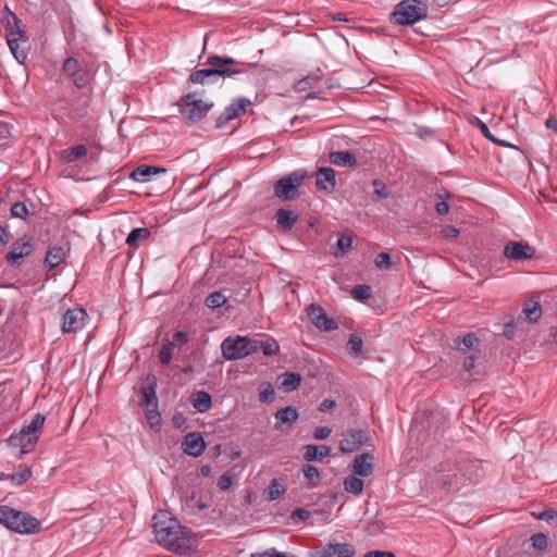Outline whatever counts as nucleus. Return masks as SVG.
<instances>
[{"mask_svg": "<svg viewBox=\"0 0 557 557\" xmlns=\"http://www.w3.org/2000/svg\"><path fill=\"white\" fill-rule=\"evenodd\" d=\"M483 476V470L478 461H446L430 474V480L442 490L458 492L461 488L475 484Z\"/></svg>", "mask_w": 557, "mask_h": 557, "instance_id": "nucleus-1", "label": "nucleus"}, {"mask_svg": "<svg viewBox=\"0 0 557 557\" xmlns=\"http://www.w3.org/2000/svg\"><path fill=\"white\" fill-rule=\"evenodd\" d=\"M152 528L157 542L168 550L184 554L190 547L193 531L182 525L168 511H159L152 518Z\"/></svg>", "mask_w": 557, "mask_h": 557, "instance_id": "nucleus-2", "label": "nucleus"}, {"mask_svg": "<svg viewBox=\"0 0 557 557\" xmlns=\"http://www.w3.org/2000/svg\"><path fill=\"white\" fill-rule=\"evenodd\" d=\"M0 523L20 534H36L41 530L37 518L4 505H0Z\"/></svg>", "mask_w": 557, "mask_h": 557, "instance_id": "nucleus-3", "label": "nucleus"}, {"mask_svg": "<svg viewBox=\"0 0 557 557\" xmlns=\"http://www.w3.org/2000/svg\"><path fill=\"white\" fill-rule=\"evenodd\" d=\"M45 421L46 417L44 414H35L29 424L23 426L18 433H14L8 438L9 445L20 448L21 456L30 453L39 440Z\"/></svg>", "mask_w": 557, "mask_h": 557, "instance_id": "nucleus-4", "label": "nucleus"}, {"mask_svg": "<svg viewBox=\"0 0 557 557\" xmlns=\"http://www.w3.org/2000/svg\"><path fill=\"white\" fill-rule=\"evenodd\" d=\"M428 4L421 0H403L394 7L391 21L397 25H412L428 16Z\"/></svg>", "mask_w": 557, "mask_h": 557, "instance_id": "nucleus-5", "label": "nucleus"}, {"mask_svg": "<svg viewBox=\"0 0 557 557\" xmlns=\"http://www.w3.org/2000/svg\"><path fill=\"white\" fill-rule=\"evenodd\" d=\"M308 176L306 170H296L275 182L274 195L282 201H292L299 197V187Z\"/></svg>", "mask_w": 557, "mask_h": 557, "instance_id": "nucleus-6", "label": "nucleus"}, {"mask_svg": "<svg viewBox=\"0 0 557 557\" xmlns=\"http://www.w3.org/2000/svg\"><path fill=\"white\" fill-rule=\"evenodd\" d=\"M213 103H207L197 98V92L184 95L180 101V112L187 125H194L202 120Z\"/></svg>", "mask_w": 557, "mask_h": 557, "instance_id": "nucleus-7", "label": "nucleus"}, {"mask_svg": "<svg viewBox=\"0 0 557 557\" xmlns=\"http://www.w3.org/2000/svg\"><path fill=\"white\" fill-rule=\"evenodd\" d=\"M255 339L236 336L226 337L221 344L222 356L226 360L243 359L256 352Z\"/></svg>", "mask_w": 557, "mask_h": 557, "instance_id": "nucleus-8", "label": "nucleus"}, {"mask_svg": "<svg viewBox=\"0 0 557 557\" xmlns=\"http://www.w3.org/2000/svg\"><path fill=\"white\" fill-rule=\"evenodd\" d=\"M62 71L78 89L85 88L92 79L91 72L83 67L78 60L73 57L65 59Z\"/></svg>", "mask_w": 557, "mask_h": 557, "instance_id": "nucleus-9", "label": "nucleus"}, {"mask_svg": "<svg viewBox=\"0 0 557 557\" xmlns=\"http://www.w3.org/2000/svg\"><path fill=\"white\" fill-rule=\"evenodd\" d=\"M310 321L317 329L324 332H331L338 329L337 322L329 317L325 310L319 305H310L307 309Z\"/></svg>", "mask_w": 557, "mask_h": 557, "instance_id": "nucleus-10", "label": "nucleus"}, {"mask_svg": "<svg viewBox=\"0 0 557 557\" xmlns=\"http://www.w3.org/2000/svg\"><path fill=\"white\" fill-rule=\"evenodd\" d=\"M206 64L212 66L213 70H219V77H232L244 72L242 69L232 67V65H236L238 62L230 57L213 54L207 59Z\"/></svg>", "mask_w": 557, "mask_h": 557, "instance_id": "nucleus-11", "label": "nucleus"}, {"mask_svg": "<svg viewBox=\"0 0 557 557\" xmlns=\"http://www.w3.org/2000/svg\"><path fill=\"white\" fill-rule=\"evenodd\" d=\"M87 318L88 314L83 308L67 309L63 314L62 332L65 334L82 330L86 324Z\"/></svg>", "mask_w": 557, "mask_h": 557, "instance_id": "nucleus-12", "label": "nucleus"}, {"mask_svg": "<svg viewBox=\"0 0 557 557\" xmlns=\"http://www.w3.org/2000/svg\"><path fill=\"white\" fill-rule=\"evenodd\" d=\"M356 548L349 543H327L315 549L311 557H354Z\"/></svg>", "mask_w": 557, "mask_h": 557, "instance_id": "nucleus-13", "label": "nucleus"}, {"mask_svg": "<svg viewBox=\"0 0 557 557\" xmlns=\"http://www.w3.org/2000/svg\"><path fill=\"white\" fill-rule=\"evenodd\" d=\"M535 253V248L527 242H509L504 248V256L512 261L530 260Z\"/></svg>", "mask_w": 557, "mask_h": 557, "instance_id": "nucleus-14", "label": "nucleus"}, {"mask_svg": "<svg viewBox=\"0 0 557 557\" xmlns=\"http://www.w3.org/2000/svg\"><path fill=\"white\" fill-rule=\"evenodd\" d=\"M368 433L363 430H350L339 442V450L344 454L354 453L368 442Z\"/></svg>", "mask_w": 557, "mask_h": 557, "instance_id": "nucleus-15", "label": "nucleus"}, {"mask_svg": "<svg viewBox=\"0 0 557 557\" xmlns=\"http://www.w3.org/2000/svg\"><path fill=\"white\" fill-rule=\"evenodd\" d=\"M8 46L20 64H24L27 59L28 37L26 34L9 37L7 39Z\"/></svg>", "mask_w": 557, "mask_h": 557, "instance_id": "nucleus-16", "label": "nucleus"}, {"mask_svg": "<svg viewBox=\"0 0 557 557\" xmlns=\"http://www.w3.org/2000/svg\"><path fill=\"white\" fill-rule=\"evenodd\" d=\"M33 251V244L30 240H15L12 244L11 251H9L5 256V261L11 265H20V260L24 257H27Z\"/></svg>", "mask_w": 557, "mask_h": 557, "instance_id": "nucleus-17", "label": "nucleus"}, {"mask_svg": "<svg viewBox=\"0 0 557 557\" xmlns=\"http://www.w3.org/2000/svg\"><path fill=\"white\" fill-rule=\"evenodd\" d=\"M182 448L188 456L198 457L203 453L206 443L199 433L193 432L185 435Z\"/></svg>", "mask_w": 557, "mask_h": 557, "instance_id": "nucleus-18", "label": "nucleus"}, {"mask_svg": "<svg viewBox=\"0 0 557 557\" xmlns=\"http://www.w3.org/2000/svg\"><path fill=\"white\" fill-rule=\"evenodd\" d=\"M315 185L319 190L332 194L336 186V174L332 168H320L317 171Z\"/></svg>", "mask_w": 557, "mask_h": 557, "instance_id": "nucleus-19", "label": "nucleus"}, {"mask_svg": "<svg viewBox=\"0 0 557 557\" xmlns=\"http://www.w3.org/2000/svg\"><path fill=\"white\" fill-rule=\"evenodd\" d=\"M140 406L146 409H157L156 377H148L141 386Z\"/></svg>", "mask_w": 557, "mask_h": 557, "instance_id": "nucleus-20", "label": "nucleus"}, {"mask_svg": "<svg viewBox=\"0 0 557 557\" xmlns=\"http://www.w3.org/2000/svg\"><path fill=\"white\" fill-rule=\"evenodd\" d=\"M1 22L3 23L5 33H7V39L9 37L18 36L20 34H26L21 28V21L17 18V16L9 9V7H5L2 11Z\"/></svg>", "mask_w": 557, "mask_h": 557, "instance_id": "nucleus-21", "label": "nucleus"}, {"mask_svg": "<svg viewBox=\"0 0 557 557\" xmlns=\"http://www.w3.org/2000/svg\"><path fill=\"white\" fill-rule=\"evenodd\" d=\"M373 456L369 453L359 455L352 462V471L361 476H369L373 472Z\"/></svg>", "mask_w": 557, "mask_h": 557, "instance_id": "nucleus-22", "label": "nucleus"}, {"mask_svg": "<svg viewBox=\"0 0 557 557\" xmlns=\"http://www.w3.org/2000/svg\"><path fill=\"white\" fill-rule=\"evenodd\" d=\"M160 173H166V169L151 165H140L133 170L129 176L136 182L146 183L151 181L153 176Z\"/></svg>", "mask_w": 557, "mask_h": 557, "instance_id": "nucleus-23", "label": "nucleus"}, {"mask_svg": "<svg viewBox=\"0 0 557 557\" xmlns=\"http://www.w3.org/2000/svg\"><path fill=\"white\" fill-rule=\"evenodd\" d=\"M304 459L308 462L314 460H323L327 456H330L331 448L326 445H313L308 444L302 447Z\"/></svg>", "mask_w": 557, "mask_h": 557, "instance_id": "nucleus-24", "label": "nucleus"}, {"mask_svg": "<svg viewBox=\"0 0 557 557\" xmlns=\"http://www.w3.org/2000/svg\"><path fill=\"white\" fill-rule=\"evenodd\" d=\"M277 226L283 231H290L298 221V214L292 210L278 209L275 213Z\"/></svg>", "mask_w": 557, "mask_h": 557, "instance_id": "nucleus-25", "label": "nucleus"}, {"mask_svg": "<svg viewBox=\"0 0 557 557\" xmlns=\"http://www.w3.org/2000/svg\"><path fill=\"white\" fill-rule=\"evenodd\" d=\"M298 419V412L295 408L288 406L280 409L275 413V428L281 429L282 424L292 425Z\"/></svg>", "mask_w": 557, "mask_h": 557, "instance_id": "nucleus-26", "label": "nucleus"}, {"mask_svg": "<svg viewBox=\"0 0 557 557\" xmlns=\"http://www.w3.org/2000/svg\"><path fill=\"white\" fill-rule=\"evenodd\" d=\"M329 160L338 166H352L357 163L355 154L350 151H333L330 153Z\"/></svg>", "mask_w": 557, "mask_h": 557, "instance_id": "nucleus-27", "label": "nucleus"}, {"mask_svg": "<svg viewBox=\"0 0 557 557\" xmlns=\"http://www.w3.org/2000/svg\"><path fill=\"white\" fill-rule=\"evenodd\" d=\"M191 404L198 412H206L212 406V398L209 393L199 391L193 395Z\"/></svg>", "mask_w": 557, "mask_h": 557, "instance_id": "nucleus-28", "label": "nucleus"}, {"mask_svg": "<svg viewBox=\"0 0 557 557\" xmlns=\"http://www.w3.org/2000/svg\"><path fill=\"white\" fill-rule=\"evenodd\" d=\"M65 255V250L62 247L50 248L45 259L46 267L49 268V270L57 268L64 261Z\"/></svg>", "mask_w": 557, "mask_h": 557, "instance_id": "nucleus-29", "label": "nucleus"}, {"mask_svg": "<svg viewBox=\"0 0 557 557\" xmlns=\"http://www.w3.org/2000/svg\"><path fill=\"white\" fill-rule=\"evenodd\" d=\"M150 231L147 227L134 228L126 238V244L129 247L138 248L140 244L148 239Z\"/></svg>", "mask_w": 557, "mask_h": 557, "instance_id": "nucleus-30", "label": "nucleus"}, {"mask_svg": "<svg viewBox=\"0 0 557 557\" xmlns=\"http://www.w3.org/2000/svg\"><path fill=\"white\" fill-rule=\"evenodd\" d=\"M280 387L285 392L295 391L301 382V377L295 372H285L280 377Z\"/></svg>", "mask_w": 557, "mask_h": 557, "instance_id": "nucleus-31", "label": "nucleus"}, {"mask_svg": "<svg viewBox=\"0 0 557 557\" xmlns=\"http://www.w3.org/2000/svg\"><path fill=\"white\" fill-rule=\"evenodd\" d=\"M219 70H213L212 66L208 69L197 70L189 76V82L194 84H207L210 77H219Z\"/></svg>", "mask_w": 557, "mask_h": 557, "instance_id": "nucleus-32", "label": "nucleus"}, {"mask_svg": "<svg viewBox=\"0 0 557 557\" xmlns=\"http://www.w3.org/2000/svg\"><path fill=\"white\" fill-rule=\"evenodd\" d=\"M478 341L479 339L474 333H468L462 337H456L454 339V346L456 349L466 354L469 350H471L475 346V344H478Z\"/></svg>", "mask_w": 557, "mask_h": 557, "instance_id": "nucleus-33", "label": "nucleus"}, {"mask_svg": "<svg viewBox=\"0 0 557 557\" xmlns=\"http://www.w3.org/2000/svg\"><path fill=\"white\" fill-rule=\"evenodd\" d=\"M302 473L308 487L313 488L319 485L321 476L317 467L307 463L302 467Z\"/></svg>", "mask_w": 557, "mask_h": 557, "instance_id": "nucleus-34", "label": "nucleus"}, {"mask_svg": "<svg viewBox=\"0 0 557 557\" xmlns=\"http://www.w3.org/2000/svg\"><path fill=\"white\" fill-rule=\"evenodd\" d=\"M522 313L525 319L532 323L536 322L542 314V307L540 301H528L524 304Z\"/></svg>", "mask_w": 557, "mask_h": 557, "instance_id": "nucleus-35", "label": "nucleus"}, {"mask_svg": "<svg viewBox=\"0 0 557 557\" xmlns=\"http://www.w3.org/2000/svg\"><path fill=\"white\" fill-rule=\"evenodd\" d=\"M250 104V101L247 99H238L234 102H232L230 106H227L224 111L228 116L232 117V120L240 116L246 111V107Z\"/></svg>", "mask_w": 557, "mask_h": 557, "instance_id": "nucleus-36", "label": "nucleus"}, {"mask_svg": "<svg viewBox=\"0 0 557 557\" xmlns=\"http://www.w3.org/2000/svg\"><path fill=\"white\" fill-rule=\"evenodd\" d=\"M256 352L262 351L264 356H273L278 351V345L274 339H255Z\"/></svg>", "mask_w": 557, "mask_h": 557, "instance_id": "nucleus-37", "label": "nucleus"}, {"mask_svg": "<svg viewBox=\"0 0 557 557\" xmlns=\"http://www.w3.org/2000/svg\"><path fill=\"white\" fill-rule=\"evenodd\" d=\"M344 488L354 495H360L363 491V480L349 475L344 480Z\"/></svg>", "mask_w": 557, "mask_h": 557, "instance_id": "nucleus-38", "label": "nucleus"}, {"mask_svg": "<svg viewBox=\"0 0 557 557\" xmlns=\"http://www.w3.org/2000/svg\"><path fill=\"white\" fill-rule=\"evenodd\" d=\"M373 193L371 195V199L374 202H377L383 199H387L389 197V191L386 185L381 180H373L372 182Z\"/></svg>", "mask_w": 557, "mask_h": 557, "instance_id": "nucleus-39", "label": "nucleus"}, {"mask_svg": "<svg viewBox=\"0 0 557 557\" xmlns=\"http://www.w3.org/2000/svg\"><path fill=\"white\" fill-rule=\"evenodd\" d=\"M285 492V488L281 485L280 481L277 479H273L267 488V499L268 500H275L280 498Z\"/></svg>", "mask_w": 557, "mask_h": 557, "instance_id": "nucleus-40", "label": "nucleus"}, {"mask_svg": "<svg viewBox=\"0 0 557 557\" xmlns=\"http://www.w3.org/2000/svg\"><path fill=\"white\" fill-rule=\"evenodd\" d=\"M372 288L369 285H356L351 288L350 295L354 299L363 301L371 297Z\"/></svg>", "mask_w": 557, "mask_h": 557, "instance_id": "nucleus-41", "label": "nucleus"}, {"mask_svg": "<svg viewBox=\"0 0 557 557\" xmlns=\"http://www.w3.org/2000/svg\"><path fill=\"white\" fill-rule=\"evenodd\" d=\"M205 508H206V505L201 504V503H197L195 500L194 496L187 497L182 503V510L184 512H186L187 515H195L197 512V510H201Z\"/></svg>", "mask_w": 557, "mask_h": 557, "instance_id": "nucleus-42", "label": "nucleus"}, {"mask_svg": "<svg viewBox=\"0 0 557 557\" xmlns=\"http://www.w3.org/2000/svg\"><path fill=\"white\" fill-rule=\"evenodd\" d=\"M226 302V297L221 292L211 293L206 299V306L210 309H216Z\"/></svg>", "mask_w": 557, "mask_h": 557, "instance_id": "nucleus-43", "label": "nucleus"}, {"mask_svg": "<svg viewBox=\"0 0 557 557\" xmlns=\"http://www.w3.org/2000/svg\"><path fill=\"white\" fill-rule=\"evenodd\" d=\"M174 349V343L166 342L163 344L159 351V361L162 364H169L172 360Z\"/></svg>", "mask_w": 557, "mask_h": 557, "instance_id": "nucleus-44", "label": "nucleus"}, {"mask_svg": "<svg viewBox=\"0 0 557 557\" xmlns=\"http://www.w3.org/2000/svg\"><path fill=\"white\" fill-rule=\"evenodd\" d=\"M86 153H87L86 146L77 145V146H74V147L70 148L69 150H66L65 158H66L67 162H74V161L81 159L82 157L86 156Z\"/></svg>", "mask_w": 557, "mask_h": 557, "instance_id": "nucleus-45", "label": "nucleus"}, {"mask_svg": "<svg viewBox=\"0 0 557 557\" xmlns=\"http://www.w3.org/2000/svg\"><path fill=\"white\" fill-rule=\"evenodd\" d=\"M352 245V238L350 236L342 235L336 243V247L339 252H334L335 257H343L345 253L349 251Z\"/></svg>", "mask_w": 557, "mask_h": 557, "instance_id": "nucleus-46", "label": "nucleus"}, {"mask_svg": "<svg viewBox=\"0 0 557 557\" xmlns=\"http://www.w3.org/2000/svg\"><path fill=\"white\" fill-rule=\"evenodd\" d=\"M348 346L351 355L359 356L362 352L363 347V341L361 336L358 334H351L349 336Z\"/></svg>", "mask_w": 557, "mask_h": 557, "instance_id": "nucleus-47", "label": "nucleus"}, {"mask_svg": "<svg viewBox=\"0 0 557 557\" xmlns=\"http://www.w3.org/2000/svg\"><path fill=\"white\" fill-rule=\"evenodd\" d=\"M530 542L534 549L543 552L547 548L548 540L544 533H536L530 537Z\"/></svg>", "mask_w": 557, "mask_h": 557, "instance_id": "nucleus-48", "label": "nucleus"}, {"mask_svg": "<svg viewBox=\"0 0 557 557\" xmlns=\"http://www.w3.org/2000/svg\"><path fill=\"white\" fill-rule=\"evenodd\" d=\"M32 475V471L28 468L20 472L12 473L7 476V479L11 480L15 485H22L25 483Z\"/></svg>", "mask_w": 557, "mask_h": 557, "instance_id": "nucleus-49", "label": "nucleus"}, {"mask_svg": "<svg viewBox=\"0 0 557 557\" xmlns=\"http://www.w3.org/2000/svg\"><path fill=\"white\" fill-rule=\"evenodd\" d=\"M478 126H479V128H480V131H481L482 135H483L484 137H486L487 139H490L492 143L497 144V145L503 146V147H507V146H508V144H507L506 141H504V140H500V139L496 138V137L491 133L490 128L487 127V125H486L484 122L479 121V122H478Z\"/></svg>", "mask_w": 557, "mask_h": 557, "instance_id": "nucleus-50", "label": "nucleus"}, {"mask_svg": "<svg viewBox=\"0 0 557 557\" xmlns=\"http://www.w3.org/2000/svg\"><path fill=\"white\" fill-rule=\"evenodd\" d=\"M11 214L14 218L25 220L28 215V209L24 202H15L11 208Z\"/></svg>", "mask_w": 557, "mask_h": 557, "instance_id": "nucleus-51", "label": "nucleus"}, {"mask_svg": "<svg viewBox=\"0 0 557 557\" xmlns=\"http://www.w3.org/2000/svg\"><path fill=\"white\" fill-rule=\"evenodd\" d=\"M375 265L379 269H389L392 265L391 257L387 252H380L375 257Z\"/></svg>", "mask_w": 557, "mask_h": 557, "instance_id": "nucleus-52", "label": "nucleus"}, {"mask_svg": "<svg viewBox=\"0 0 557 557\" xmlns=\"http://www.w3.org/2000/svg\"><path fill=\"white\" fill-rule=\"evenodd\" d=\"M233 484V478L228 473L222 474L218 480V486L221 491L228 490Z\"/></svg>", "mask_w": 557, "mask_h": 557, "instance_id": "nucleus-53", "label": "nucleus"}, {"mask_svg": "<svg viewBox=\"0 0 557 557\" xmlns=\"http://www.w3.org/2000/svg\"><path fill=\"white\" fill-rule=\"evenodd\" d=\"M332 433V430L327 426H319L313 431V438L322 441L327 438Z\"/></svg>", "mask_w": 557, "mask_h": 557, "instance_id": "nucleus-54", "label": "nucleus"}, {"mask_svg": "<svg viewBox=\"0 0 557 557\" xmlns=\"http://www.w3.org/2000/svg\"><path fill=\"white\" fill-rule=\"evenodd\" d=\"M188 341V335L184 331H178L173 335V341L171 343H174V348L176 346L181 347L185 345Z\"/></svg>", "mask_w": 557, "mask_h": 557, "instance_id": "nucleus-55", "label": "nucleus"}, {"mask_svg": "<svg viewBox=\"0 0 557 557\" xmlns=\"http://www.w3.org/2000/svg\"><path fill=\"white\" fill-rule=\"evenodd\" d=\"M290 517L294 521H305L310 517V512L307 509L297 508L292 512Z\"/></svg>", "mask_w": 557, "mask_h": 557, "instance_id": "nucleus-56", "label": "nucleus"}, {"mask_svg": "<svg viewBox=\"0 0 557 557\" xmlns=\"http://www.w3.org/2000/svg\"><path fill=\"white\" fill-rule=\"evenodd\" d=\"M157 409H147L146 417L151 426L158 425L160 423L159 413L156 411Z\"/></svg>", "mask_w": 557, "mask_h": 557, "instance_id": "nucleus-57", "label": "nucleus"}, {"mask_svg": "<svg viewBox=\"0 0 557 557\" xmlns=\"http://www.w3.org/2000/svg\"><path fill=\"white\" fill-rule=\"evenodd\" d=\"M363 557H395L394 553L387 550H369Z\"/></svg>", "mask_w": 557, "mask_h": 557, "instance_id": "nucleus-58", "label": "nucleus"}, {"mask_svg": "<svg viewBox=\"0 0 557 557\" xmlns=\"http://www.w3.org/2000/svg\"><path fill=\"white\" fill-rule=\"evenodd\" d=\"M443 236L448 238H455L459 235V230L454 226H445L442 230Z\"/></svg>", "mask_w": 557, "mask_h": 557, "instance_id": "nucleus-59", "label": "nucleus"}, {"mask_svg": "<svg viewBox=\"0 0 557 557\" xmlns=\"http://www.w3.org/2000/svg\"><path fill=\"white\" fill-rule=\"evenodd\" d=\"M232 120L231 116H228V114H226L225 111H223L219 117L216 119V122H215V127L216 128H221L223 127L227 122H230Z\"/></svg>", "mask_w": 557, "mask_h": 557, "instance_id": "nucleus-60", "label": "nucleus"}, {"mask_svg": "<svg viewBox=\"0 0 557 557\" xmlns=\"http://www.w3.org/2000/svg\"><path fill=\"white\" fill-rule=\"evenodd\" d=\"M475 357L473 355L467 357L462 363V368L465 371H471L475 366Z\"/></svg>", "mask_w": 557, "mask_h": 557, "instance_id": "nucleus-61", "label": "nucleus"}, {"mask_svg": "<svg viewBox=\"0 0 557 557\" xmlns=\"http://www.w3.org/2000/svg\"><path fill=\"white\" fill-rule=\"evenodd\" d=\"M335 407V401L332 400V399H324L320 406H319V410L321 412H327L330 411L331 409H333Z\"/></svg>", "mask_w": 557, "mask_h": 557, "instance_id": "nucleus-62", "label": "nucleus"}, {"mask_svg": "<svg viewBox=\"0 0 557 557\" xmlns=\"http://www.w3.org/2000/svg\"><path fill=\"white\" fill-rule=\"evenodd\" d=\"M513 333H515V323L513 322L506 323L504 325V331H503L504 336L508 339H511L513 336Z\"/></svg>", "mask_w": 557, "mask_h": 557, "instance_id": "nucleus-63", "label": "nucleus"}, {"mask_svg": "<svg viewBox=\"0 0 557 557\" xmlns=\"http://www.w3.org/2000/svg\"><path fill=\"white\" fill-rule=\"evenodd\" d=\"M436 212L441 215L447 214L449 211V205L446 201H440L435 206Z\"/></svg>", "mask_w": 557, "mask_h": 557, "instance_id": "nucleus-64", "label": "nucleus"}]
</instances>
